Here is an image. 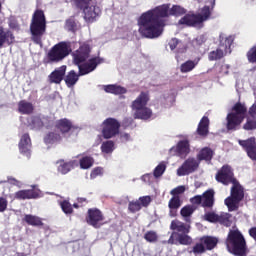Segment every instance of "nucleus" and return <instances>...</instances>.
I'll use <instances>...</instances> for the list:
<instances>
[{
	"label": "nucleus",
	"mask_w": 256,
	"mask_h": 256,
	"mask_svg": "<svg viewBox=\"0 0 256 256\" xmlns=\"http://www.w3.org/2000/svg\"><path fill=\"white\" fill-rule=\"evenodd\" d=\"M103 173H104L103 168L97 167L92 170L90 177L91 179H97V177H101Z\"/></svg>",
	"instance_id": "nucleus-46"
},
{
	"label": "nucleus",
	"mask_w": 256,
	"mask_h": 256,
	"mask_svg": "<svg viewBox=\"0 0 256 256\" xmlns=\"http://www.w3.org/2000/svg\"><path fill=\"white\" fill-rule=\"evenodd\" d=\"M215 192L213 190L206 191L202 196H195L191 199L194 205L201 204L203 207H211L213 205V197Z\"/></svg>",
	"instance_id": "nucleus-16"
},
{
	"label": "nucleus",
	"mask_w": 256,
	"mask_h": 256,
	"mask_svg": "<svg viewBox=\"0 0 256 256\" xmlns=\"http://www.w3.org/2000/svg\"><path fill=\"white\" fill-rule=\"evenodd\" d=\"M61 141V135L50 132L44 137V142L46 145H55V143H59Z\"/></svg>",
	"instance_id": "nucleus-33"
},
{
	"label": "nucleus",
	"mask_w": 256,
	"mask_h": 256,
	"mask_svg": "<svg viewBox=\"0 0 256 256\" xmlns=\"http://www.w3.org/2000/svg\"><path fill=\"white\" fill-rule=\"evenodd\" d=\"M199 161H211L213 159V150L208 147L201 149L197 155Z\"/></svg>",
	"instance_id": "nucleus-29"
},
{
	"label": "nucleus",
	"mask_w": 256,
	"mask_h": 256,
	"mask_svg": "<svg viewBox=\"0 0 256 256\" xmlns=\"http://www.w3.org/2000/svg\"><path fill=\"white\" fill-rule=\"evenodd\" d=\"M56 165L58 167L59 173H61L62 175H67V173H69V171H71V168L73 167V163L65 162L64 160L57 161Z\"/></svg>",
	"instance_id": "nucleus-30"
},
{
	"label": "nucleus",
	"mask_w": 256,
	"mask_h": 256,
	"mask_svg": "<svg viewBox=\"0 0 256 256\" xmlns=\"http://www.w3.org/2000/svg\"><path fill=\"white\" fill-rule=\"evenodd\" d=\"M147 177H149V175H145V176H144V179H147Z\"/></svg>",
	"instance_id": "nucleus-57"
},
{
	"label": "nucleus",
	"mask_w": 256,
	"mask_h": 256,
	"mask_svg": "<svg viewBox=\"0 0 256 256\" xmlns=\"http://www.w3.org/2000/svg\"><path fill=\"white\" fill-rule=\"evenodd\" d=\"M199 63V61L197 60H188L186 62H184L183 64H181L180 66V71L181 73H189L191 72V70L194 68V67H197V64Z\"/></svg>",
	"instance_id": "nucleus-34"
},
{
	"label": "nucleus",
	"mask_w": 256,
	"mask_h": 256,
	"mask_svg": "<svg viewBox=\"0 0 256 256\" xmlns=\"http://www.w3.org/2000/svg\"><path fill=\"white\" fill-rule=\"evenodd\" d=\"M12 200L15 199H37L39 197V193L35 192V190H21L16 192L15 194L10 195Z\"/></svg>",
	"instance_id": "nucleus-22"
},
{
	"label": "nucleus",
	"mask_w": 256,
	"mask_h": 256,
	"mask_svg": "<svg viewBox=\"0 0 256 256\" xmlns=\"http://www.w3.org/2000/svg\"><path fill=\"white\" fill-rule=\"evenodd\" d=\"M221 75H228L229 74V65L224 64L220 67Z\"/></svg>",
	"instance_id": "nucleus-51"
},
{
	"label": "nucleus",
	"mask_w": 256,
	"mask_h": 256,
	"mask_svg": "<svg viewBox=\"0 0 256 256\" xmlns=\"http://www.w3.org/2000/svg\"><path fill=\"white\" fill-rule=\"evenodd\" d=\"M80 167L81 169H91V167H93V157L90 156H83L80 160Z\"/></svg>",
	"instance_id": "nucleus-36"
},
{
	"label": "nucleus",
	"mask_w": 256,
	"mask_h": 256,
	"mask_svg": "<svg viewBox=\"0 0 256 256\" xmlns=\"http://www.w3.org/2000/svg\"><path fill=\"white\" fill-rule=\"evenodd\" d=\"M19 150L22 155H26L28 158L31 157V137H29V134H23L21 136Z\"/></svg>",
	"instance_id": "nucleus-20"
},
{
	"label": "nucleus",
	"mask_w": 256,
	"mask_h": 256,
	"mask_svg": "<svg viewBox=\"0 0 256 256\" xmlns=\"http://www.w3.org/2000/svg\"><path fill=\"white\" fill-rule=\"evenodd\" d=\"M177 241L180 245H191V243H193V239L190 238L189 235L173 232L168 243H171V245H177Z\"/></svg>",
	"instance_id": "nucleus-19"
},
{
	"label": "nucleus",
	"mask_w": 256,
	"mask_h": 256,
	"mask_svg": "<svg viewBox=\"0 0 256 256\" xmlns=\"http://www.w3.org/2000/svg\"><path fill=\"white\" fill-rule=\"evenodd\" d=\"M18 111L20 113H23L24 115L33 113V104H31L30 102H27L25 100H22L18 104Z\"/></svg>",
	"instance_id": "nucleus-32"
},
{
	"label": "nucleus",
	"mask_w": 256,
	"mask_h": 256,
	"mask_svg": "<svg viewBox=\"0 0 256 256\" xmlns=\"http://www.w3.org/2000/svg\"><path fill=\"white\" fill-rule=\"evenodd\" d=\"M168 207L170 209L169 215L170 217H176L177 216V209L181 207V199H179V196H174L168 203Z\"/></svg>",
	"instance_id": "nucleus-25"
},
{
	"label": "nucleus",
	"mask_w": 256,
	"mask_h": 256,
	"mask_svg": "<svg viewBox=\"0 0 256 256\" xmlns=\"http://www.w3.org/2000/svg\"><path fill=\"white\" fill-rule=\"evenodd\" d=\"M89 51V45L83 44L72 54L74 65H77L79 69V75H88V73H91L97 69V65H101V63H103V59L99 57L92 58L87 61Z\"/></svg>",
	"instance_id": "nucleus-3"
},
{
	"label": "nucleus",
	"mask_w": 256,
	"mask_h": 256,
	"mask_svg": "<svg viewBox=\"0 0 256 256\" xmlns=\"http://www.w3.org/2000/svg\"><path fill=\"white\" fill-rule=\"evenodd\" d=\"M249 115L251 117H256V101L254 102V104L249 108L248 111Z\"/></svg>",
	"instance_id": "nucleus-52"
},
{
	"label": "nucleus",
	"mask_w": 256,
	"mask_h": 256,
	"mask_svg": "<svg viewBox=\"0 0 256 256\" xmlns=\"http://www.w3.org/2000/svg\"><path fill=\"white\" fill-rule=\"evenodd\" d=\"M250 236L253 237L256 241V228H252L249 230Z\"/></svg>",
	"instance_id": "nucleus-55"
},
{
	"label": "nucleus",
	"mask_w": 256,
	"mask_h": 256,
	"mask_svg": "<svg viewBox=\"0 0 256 256\" xmlns=\"http://www.w3.org/2000/svg\"><path fill=\"white\" fill-rule=\"evenodd\" d=\"M79 81V74L75 73V71H70L65 77V83L67 87H73Z\"/></svg>",
	"instance_id": "nucleus-31"
},
{
	"label": "nucleus",
	"mask_w": 256,
	"mask_h": 256,
	"mask_svg": "<svg viewBox=\"0 0 256 256\" xmlns=\"http://www.w3.org/2000/svg\"><path fill=\"white\" fill-rule=\"evenodd\" d=\"M128 209L131 213H137V211H141L142 206L139 200H136L129 203Z\"/></svg>",
	"instance_id": "nucleus-41"
},
{
	"label": "nucleus",
	"mask_w": 256,
	"mask_h": 256,
	"mask_svg": "<svg viewBox=\"0 0 256 256\" xmlns=\"http://www.w3.org/2000/svg\"><path fill=\"white\" fill-rule=\"evenodd\" d=\"M149 103V94L142 92L133 102H132V111L135 119H142L147 121L151 119L153 111L147 107Z\"/></svg>",
	"instance_id": "nucleus-5"
},
{
	"label": "nucleus",
	"mask_w": 256,
	"mask_h": 256,
	"mask_svg": "<svg viewBox=\"0 0 256 256\" xmlns=\"http://www.w3.org/2000/svg\"><path fill=\"white\" fill-rule=\"evenodd\" d=\"M67 71V66H61L57 69H55L50 75H49V81L50 83H56L57 85L63 81V78L65 77V73Z\"/></svg>",
	"instance_id": "nucleus-21"
},
{
	"label": "nucleus",
	"mask_w": 256,
	"mask_h": 256,
	"mask_svg": "<svg viewBox=\"0 0 256 256\" xmlns=\"http://www.w3.org/2000/svg\"><path fill=\"white\" fill-rule=\"evenodd\" d=\"M151 201H153L151 196H142L138 199V202L140 203L142 208L149 207V205L151 204Z\"/></svg>",
	"instance_id": "nucleus-44"
},
{
	"label": "nucleus",
	"mask_w": 256,
	"mask_h": 256,
	"mask_svg": "<svg viewBox=\"0 0 256 256\" xmlns=\"http://www.w3.org/2000/svg\"><path fill=\"white\" fill-rule=\"evenodd\" d=\"M60 207L66 215H71V213H73V206H71V203L67 200L60 202Z\"/></svg>",
	"instance_id": "nucleus-39"
},
{
	"label": "nucleus",
	"mask_w": 256,
	"mask_h": 256,
	"mask_svg": "<svg viewBox=\"0 0 256 256\" xmlns=\"http://www.w3.org/2000/svg\"><path fill=\"white\" fill-rule=\"evenodd\" d=\"M170 229L173 231H178V233L187 234L191 231V226L189 224H185L179 220H173L171 222Z\"/></svg>",
	"instance_id": "nucleus-24"
},
{
	"label": "nucleus",
	"mask_w": 256,
	"mask_h": 256,
	"mask_svg": "<svg viewBox=\"0 0 256 256\" xmlns=\"http://www.w3.org/2000/svg\"><path fill=\"white\" fill-rule=\"evenodd\" d=\"M74 207L77 209V207H79V206H77V204H74Z\"/></svg>",
	"instance_id": "nucleus-58"
},
{
	"label": "nucleus",
	"mask_w": 256,
	"mask_h": 256,
	"mask_svg": "<svg viewBox=\"0 0 256 256\" xmlns=\"http://www.w3.org/2000/svg\"><path fill=\"white\" fill-rule=\"evenodd\" d=\"M75 3L78 7L84 9V18L89 23L95 21L97 19L99 13H101V9L91 4V0H75Z\"/></svg>",
	"instance_id": "nucleus-12"
},
{
	"label": "nucleus",
	"mask_w": 256,
	"mask_h": 256,
	"mask_svg": "<svg viewBox=\"0 0 256 256\" xmlns=\"http://www.w3.org/2000/svg\"><path fill=\"white\" fill-rule=\"evenodd\" d=\"M104 91L106 93H112L113 95H123L127 93V89L114 84L104 86Z\"/></svg>",
	"instance_id": "nucleus-26"
},
{
	"label": "nucleus",
	"mask_w": 256,
	"mask_h": 256,
	"mask_svg": "<svg viewBox=\"0 0 256 256\" xmlns=\"http://www.w3.org/2000/svg\"><path fill=\"white\" fill-rule=\"evenodd\" d=\"M213 7H215V0H212V7L204 6L197 14H186L178 23L179 25H187L188 27L201 29L203 23L211 19V11H213Z\"/></svg>",
	"instance_id": "nucleus-4"
},
{
	"label": "nucleus",
	"mask_w": 256,
	"mask_h": 256,
	"mask_svg": "<svg viewBox=\"0 0 256 256\" xmlns=\"http://www.w3.org/2000/svg\"><path fill=\"white\" fill-rule=\"evenodd\" d=\"M30 125L33 129H39V127H41V125H43V122H41L40 118L35 117V118H32Z\"/></svg>",
	"instance_id": "nucleus-48"
},
{
	"label": "nucleus",
	"mask_w": 256,
	"mask_h": 256,
	"mask_svg": "<svg viewBox=\"0 0 256 256\" xmlns=\"http://www.w3.org/2000/svg\"><path fill=\"white\" fill-rule=\"evenodd\" d=\"M204 219L210 223H217V221H219V223H222V225H225L226 227L231 225V215L228 213H222L219 216L215 214V212H208L204 215Z\"/></svg>",
	"instance_id": "nucleus-15"
},
{
	"label": "nucleus",
	"mask_w": 256,
	"mask_h": 256,
	"mask_svg": "<svg viewBox=\"0 0 256 256\" xmlns=\"http://www.w3.org/2000/svg\"><path fill=\"white\" fill-rule=\"evenodd\" d=\"M46 29L45 24V14L41 10H37L32 18V23L30 25V31L32 34V39L38 45H41V37H43Z\"/></svg>",
	"instance_id": "nucleus-7"
},
{
	"label": "nucleus",
	"mask_w": 256,
	"mask_h": 256,
	"mask_svg": "<svg viewBox=\"0 0 256 256\" xmlns=\"http://www.w3.org/2000/svg\"><path fill=\"white\" fill-rule=\"evenodd\" d=\"M119 127H121V124H119L117 119L107 118L103 122L102 135L104 139H112V137H115V135H119Z\"/></svg>",
	"instance_id": "nucleus-13"
},
{
	"label": "nucleus",
	"mask_w": 256,
	"mask_h": 256,
	"mask_svg": "<svg viewBox=\"0 0 256 256\" xmlns=\"http://www.w3.org/2000/svg\"><path fill=\"white\" fill-rule=\"evenodd\" d=\"M231 45H233V37L220 34V46L217 50L209 53V60L217 61V59H222V57L231 53Z\"/></svg>",
	"instance_id": "nucleus-9"
},
{
	"label": "nucleus",
	"mask_w": 256,
	"mask_h": 256,
	"mask_svg": "<svg viewBox=\"0 0 256 256\" xmlns=\"http://www.w3.org/2000/svg\"><path fill=\"white\" fill-rule=\"evenodd\" d=\"M69 53H71V46L69 43L60 42L48 52V61H50V63H59V61H63Z\"/></svg>",
	"instance_id": "nucleus-10"
},
{
	"label": "nucleus",
	"mask_w": 256,
	"mask_h": 256,
	"mask_svg": "<svg viewBox=\"0 0 256 256\" xmlns=\"http://www.w3.org/2000/svg\"><path fill=\"white\" fill-rule=\"evenodd\" d=\"M216 181L223 185H229L232 183L231 196L225 199V205L229 211H237L239 209V203L245 197L243 187L235 178H233V170L229 166H223L221 170L216 174Z\"/></svg>",
	"instance_id": "nucleus-2"
},
{
	"label": "nucleus",
	"mask_w": 256,
	"mask_h": 256,
	"mask_svg": "<svg viewBox=\"0 0 256 256\" xmlns=\"http://www.w3.org/2000/svg\"><path fill=\"white\" fill-rule=\"evenodd\" d=\"M247 115V106L243 103H236L230 113L226 117V127L229 131H235L237 127L241 126V123L245 121Z\"/></svg>",
	"instance_id": "nucleus-6"
},
{
	"label": "nucleus",
	"mask_w": 256,
	"mask_h": 256,
	"mask_svg": "<svg viewBox=\"0 0 256 256\" xmlns=\"http://www.w3.org/2000/svg\"><path fill=\"white\" fill-rule=\"evenodd\" d=\"M191 151L189 147V141L182 140L180 141L176 147H172L170 149V155H179L180 157H187Z\"/></svg>",
	"instance_id": "nucleus-18"
},
{
	"label": "nucleus",
	"mask_w": 256,
	"mask_h": 256,
	"mask_svg": "<svg viewBox=\"0 0 256 256\" xmlns=\"http://www.w3.org/2000/svg\"><path fill=\"white\" fill-rule=\"evenodd\" d=\"M245 131H253L256 129V121L252 119H247L246 123L243 125Z\"/></svg>",
	"instance_id": "nucleus-42"
},
{
	"label": "nucleus",
	"mask_w": 256,
	"mask_h": 256,
	"mask_svg": "<svg viewBox=\"0 0 256 256\" xmlns=\"http://www.w3.org/2000/svg\"><path fill=\"white\" fill-rule=\"evenodd\" d=\"M15 42V37L11 31L5 30L0 27V49L7 43V45H11V43Z\"/></svg>",
	"instance_id": "nucleus-23"
},
{
	"label": "nucleus",
	"mask_w": 256,
	"mask_h": 256,
	"mask_svg": "<svg viewBox=\"0 0 256 256\" xmlns=\"http://www.w3.org/2000/svg\"><path fill=\"white\" fill-rule=\"evenodd\" d=\"M247 59L249 63H256V45L247 52Z\"/></svg>",
	"instance_id": "nucleus-43"
},
{
	"label": "nucleus",
	"mask_w": 256,
	"mask_h": 256,
	"mask_svg": "<svg viewBox=\"0 0 256 256\" xmlns=\"http://www.w3.org/2000/svg\"><path fill=\"white\" fill-rule=\"evenodd\" d=\"M9 205V202L6 198L0 197V213H5L7 211V206Z\"/></svg>",
	"instance_id": "nucleus-47"
},
{
	"label": "nucleus",
	"mask_w": 256,
	"mask_h": 256,
	"mask_svg": "<svg viewBox=\"0 0 256 256\" xmlns=\"http://www.w3.org/2000/svg\"><path fill=\"white\" fill-rule=\"evenodd\" d=\"M8 182L11 183L12 185H17L18 187H20V185H21L20 181H18L15 178H12V177L8 178Z\"/></svg>",
	"instance_id": "nucleus-53"
},
{
	"label": "nucleus",
	"mask_w": 256,
	"mask_h": 256,
	"mask_svg": "<svg viewBox=\"0 0 256 256\" xmlns=\"http://www.w3.org/2000/svg\"><path fill=\"white\" fill-rule=\"evenodd\" d=\"M72 127L73 124L68 119H61L56 122V129H58V131H61V133H69Z\"/></svg>",
	"instance_id": "nucleus-27"
},
{
	"label": "nucleus",
	"mask_w": 256,
	"mask_h": 256,
	"mask_svg": "<svg viewBox=\"0 0 256 256\" xmlns=\"http://www.w3.org/2000/svg\"><path fill=\"white\" fill-rule=\"evenodd\" d=\"M103 214L99 209H90L88 211V217L86 219L87 223L89 225H92V227L99 228L102 225L103 221Z\"/></svg>",
	"instance_id": "nucleus-17"
},
{
	"label": "nucleus",
	"mask_w": 256,
	"mask_h": 256,
	"mask_svg": "<svg viewBox=\"0 0 256 256\" xmlns=\"http://www.w3.org/2000/svg\"><path fill=\"white\" fill-rule=\"evenodd\" d=\"M217 243H219V240L217 238L213 236H203L202 238H200V241L196 243L193 247L192 253H194V255H201L206 251H211L212 249H215V247H217Z\"/></svg>",
	"instance_id": "nucleus-11"
},
{
	"label": "nucleus",
	"mask_w": 256,
	"mask_h": 256,
	"mask_svg": "<svg viewBox=\"0 0 256 256\" xmlns=\"http://www.w3.org/2000/svg\"><path fill=\"white\" fill-rule=\"evenodd\" d=\"M181 193H185V186H178L171 191V195H174V197H177V195H181Z\"/></svg>",
	"instance_id": "nucleus-50"
},
{
	"label": "nucleus",
	"mask_w": 256,
	"mask_h": 256,
	"mask_svg": "<svg viewBox=\"0 0 256 256\" xmlns=\"http://www.w3.org/2000/svg\"><path fill=\"white\" fill-rule=\"evenodd\" d=\"M185 8L171 4H164L157 6L156 8L143 13L138 19V31L142 37L146 39H157L163 35V27H165V17L174 15L180 17L185 15Z\"/></svg>",
	"instance_id": "nucleus-1"
},
{
	"label": "nucleus",
	"mask_w": 256,
	"mask_h": 256,
	"mask_svg": "<svg viewBox=\"0 0 256 256\" xmlns=\"http://www.w3.org/2000/svg\"><path fill=\"white\" fill-rule=\"evenodd\" d=\"M24 221H26V223H28V225H32L35 227H39V225H43L41 218L34 216V215H26L24 217Z\"/></svg>",
	"instance_id": "nucleus-37"
},
{
	"label": "nucleus",
	"mask_w": 256,
	"mask_h": 256,
	"mask_svg": "<svg viewBox=\"0 0 256 256\" xmlns=\"http://www.w3.org/2000/svg\"><path fill=\"white\" fill-rule=\"evenodd\" d=\"M121 139H122V141H129V139H131V136L127 133H122Z\"/></svg>",
	"instance_id": "nucleus-54"
},
{
	"label": "nucleus",
	"mask_w": 256,
	"mask_h": 256,
	"mask_svg": "<svg viewBox=\"0 0 256 256\" xmlns=\"http://www.w3.org/2000/svg\"><path fill=\"white\" fill-rule=\"evenodd\" d=\"M227 249L233 255L243 256L245 255V238L238 230H231L227 241Z\"/></svg>",
	"instance_id": "nucleus-8"
},
{
	"label": "nucleus",
	"mask_w": 256,
	"mask_h": 256,
	"mask_svg": "<svg viewBox=\"0 0 256 256\" xmlns=\"http://www.w3.org/2000/svg\"><path fill=\"white\" fill-rule=\"evenodd\" d=\"M195 208L193 206H184L180 213L185 218V221H189V218L193 215Z\"/></svg>",
	"instance_id": "nucleus-38"
},
{
	"label": "nucleus",
	"mask_w": 256,
	"mask_h": 256,
	"mask_svg": "<svg viewBox=\"0 0 256 256\" xmlns=\"http://www.w3.org/2000/svg\"><path fill=\"white\" fill-rule=\"evenodd\" d=\"M198 135L205 137L209 133V118L203 117L197 128Z\"/></svg>",
	"instance_id": "nucleus-28"
},
{
	"label": "nucleus",
	"mask_w": 256,
	"mask_h": 256,
	"mask_svg": "<svg viewBox=\"0 0 256 256\" xmlns=\"http://www.w3.org/2000/svg\"><path fill=\"white\" fill-rule=\"evenodd\" d=\"M115 151V143L113 141L103 142L101 145V152L104 155H111Z\"/></svg>",
	"instance_id": "nucleus-35"
},
{
	"label": "nucleus",
	"mask_w": 256,
	"mask_h": 256,
	"mask_svg": "<svg viewBox=\"0 0 256 256\" xmlns=\"http://www.w3.org/2000/svg\"><path fill=\"white\" fill-rule=\"evenodd\" d=\"M169 47H170L171 51H173V50L177 49V47H181V42H179V40H177L176 38H173L169 42Z\"/></svg>",
	"instance_id": "nucleus-49"
},
{
	"label": "nucleus",
	"mask_w": 256,
	"mask_h": 256,
	"mask_svg": "<svg viewBox=\"0 0 256 256\" xmlns=\"http://www.w3.org/2000/svg\"><path fill=\"white\" fill-rule=\"evenodd\" d=\"M144 237L149 243H155L157 241V233L153 231L147 232Z\"/></svg>",
	"instance_id": "nucleus-45"
},
{
	"label": "nucleus",
	"mask_w": 256,
	"mask_h": 256,
	"mask_svg": "<svg viewBox=\"0 0 256 256\" xmlns=\"http://www.w3.org/2000/svg\"><path fill=\"white\" fill-rule=\"evenodd\" d=\"M167 169V164L165 162H162L154 169V177L158 178L165 173V170Z\"/></svg>",
	"instance_id": "nucleus-40"
},
{
	"label": "nucleus",
	"mask_w": 256,
	"mask_h": 256,
	"mask_svg": "<svg viewBox=\"0 0 256 256\" xmlns=\"http://www.w3.org/2000/svg\"><path fill=\"white\" fill-rule=\"evenodd\" d=\"M199 41H203V37H198V38H196V40L194 41V43H199Z\"/></svg>",
	"instance_id": "nucleus-56"
},
{
	"label": "nucleus",
	"mask_w": 256,
	"mask_h": 256,
	"mask_svg": "<svg viewBox=\"0 0 256 256\" xmlns=\"http://www.w3.org/2000/svg\"><path fill=\"white\" fill-rule=\"evenodd\" d=\"M199 160L197 158L189 157L184 163L177 169L178 177H184L185 175H191L199 169Z\"/></svg>",
	"instance_id": "nucleus-14"
}]
</instances>
